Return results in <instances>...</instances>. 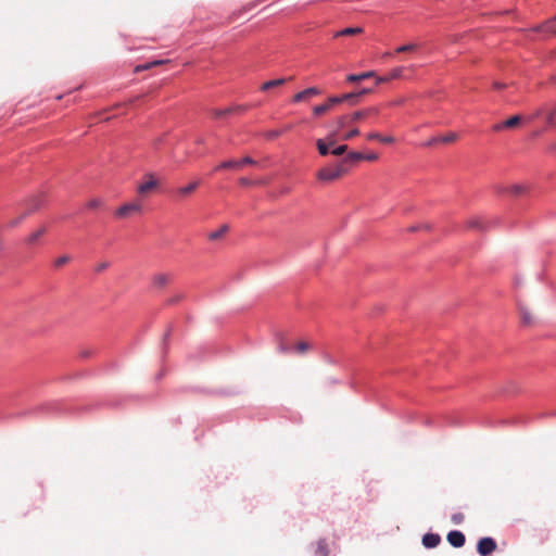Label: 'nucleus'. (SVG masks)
<instances>
[{
	"label": "nucleus",
	"mask_w": 556,
	"mask_h": 556,
	"mask_svg": "<svg viewBox=\"0 0 556 556\" xmlns=\"http://www.w3.org/2000/svg\"><path fill=\"white\" fill-rule=\"evenodd\" d=\"M498 193H508L513 195H521L527 192V187L525 185H513L508 187H497L496 188Z\"/></svg>",
	"instance_id": "12"
},
{
	"label": "nucleus",
	"mask_w": 556,
	"mask_h": 556,
	"mask_svg": "<svg viewBox=\"0 0 556 556\" xmlns=\"http://www.w3.org/2000/svg\"><path fill=\"white\" fill-rule=\"evenodd\" d=\"M348 173V168L343 164L338 163L333 166H326L319 169L316 174L317 179L323 182H331L340 179Z\"/></svg>",
	"instance_id": "2"
},
{
	"label": "nucleus",
	"mask_w": 556,
	"mask_h": 556,
	"mask_svg": "<svg viewBox=\"0 0 556 556\" xmlns=\"http://www.w3.org/2000/svg\"><path fill=\"white\" fill-rule=\"evenodd\" d=\"M447 542L454 547H462L465 544V535L460 531H451L447 534Z\"/></svg>",
	"instance_id": "13"
},
{
	"label": "nucleus",
	"mask_w": 556,
	"mask_h": 556,
	"mask_svg": "<svg viewBox=\"0 0 556 556\" xmlns=\"http://www.w3.org/2000/svg\"><path fill=\"white\" fill-rule=\"evenodd\" d=\"M167 62H168L167 60H156V61H153V62H150V63L152 64V67H154V66L167 63Z\"/></svg>",
	"instance_id": "48"
},
{
	"label": "nucleus",
	"mask_w": 556,
	"mask_h": 556,
	"mask_svg": "<svg viewBox=\"0 0 556 556\" xmlns=\"http://www.w3.org/2000/svg\"><path fill=\"white\" fill-rule=\"evenodd\" d=\"M419 48L418 43H407L400 46L395 49L396 53H404V52H413L416 51Z\"/></svg>",
	"instance_id": "30"
},
{
	"label": "nucleus",
	"mask_w": 556,
	"mask_h": 556,
	"mask_svg": "<svg viewBox=\"0 0 556 556\" xmlns=\"http://www.w3.org/2000/svg\"><path fill=\"white\" fill-rule=\"evenodd\" d=\"M150 68H152V64L149 62V63H146V64L137 65L135 67V72L139 73V72L147 71V70H150Z\"/></svg>",
	"instance_id": "40"
},
{
	"label": "nucleus",
	"mask_w": 556,
	"mask_h": 556,
	"mask_svg": "<svg viewBox=\"0 0 556 556\" xmlns=\"http://www.w3.org/2000/svg\"><path fill=\"white\" fill-rule=\"evenodd\" d=\"M452 521L456 525H459L464 521V515L460 513L454 514L452 516Z\"/></svg>",
	"instance_id": "41"
},
{
	"label": "nucleus",
	"mask_w": 556,
	"mask_h": 556,
	"mask_svg": "<svg viewBox=\"0 0 556 556\" xmlns=\"http://www.w3.org/2000/svg\"><path fill=\"white\" fill-rule=\"evenodd\" d=\"M457 138H458V136L456 132H447L446 135L440 137V142L441 143H452V142H455L457 140Z\"/></svg>",
	"instance_id": "32"
},
{
	"label": "nucleus",
	"mask_w": 556,
	"mask_h": 556,
	"mask_svg": "<svg viewBox=\"0 0 556 556\" xmlns=\"http://www.w3.org/2000/svg\"><path fill=\"white\" fill-rule=\"evenodd\" d=\"M556 113V109L554 105H546L541 109H538L534 114L531 116V119L533 118H542L544 119L548 125H552L554 123V115Z\"/></svg>",
	"instance_id": "9"
},
{
	"label": "nucleus",
	"mask_w": 556,
	"mask_h": 556,
	"mask_svg": "<svg viewBox=\"0 0 556 556\" xmlns=\"http://www.w3.org/2000/svg\"><path fill=\"white\" fill-rule=\"evenodd\" d=\"M379 114V109L376 106L367 108L364 110L356 111L350 115L339 116L336 121L338 130L344 127L364 121L366 118L376 117Z\"/></svg>",
	"instance_id": "1"
},
{
	"label": "nucleus",
	"mask_w": 556,
	"mask_h": 556,
	"mask_svg": "<svg viewBox=\"0 0 556 556\" xmlns=\"http://www.w3.org/2000/svg\"><path fill=\"white\" fill-rule=\"evenodd\" d=\"M245 110H247V106L238 105V106L228 108L225 110H216L214 114H215V117L219 118V117L226 116L227 114H230L233 112H244Z\"/></svg>",
	"instance_id": "22"
},
{
	"label": "nucleus",
	"mask_w": 556,
	"mask_h": 556,
	"mask_svg": "<svg viewBox=\"0 0 556 556\" xmlns=\"http://www.w3.org/2000/svg\"><path fill=\"white\" fill-rule=\"evenodd\" d=\"M40 203H41L40 199H35V204L31 210L38 208L40 206Z\"/></svg>",
	"instance_id": "49"
},
{
	"label": "nucleus",
	"mask_w": 556,
	"mask_h": 556,
	"mask_svg": "<svg viewBox=\"0 0 556 556\" xmlns=\"http://www.w3.org/2000/svg\"><path fill=\"white\" fill-rule=\"evenodd\" d=\"M370 77H375V72L369 71L362 74H350L346 76V81L349 83H356L361 81Z\"/></svg>",
	"instance_id": "20"
},
{
	"label": "nucleus",
	"mask_w": 556,
	"mask_h": 556,
	"mask_svg": "<svg viewBox=\"0 0 556 556\" xmlns=\"http://www.w3.org/2000/svg\"><path fill=\"white\" fill-rule=\"evenodd\" d=\"M358 135H359L358 128H353L350 131H348L346 134H344L341 138L343 140H351L352 138H354V137H356Z\"/></svg>",
	"instance_id": "35"
},
{
	"label": "nucleus",
	"mask_w": 556,
	"mask_h": 556,
	"mask_svg": "<svg viewBox=\"0 0 556 556\" xmlns=\"http://www.w3.org/2000/svg\"><path fill=\"white\" fill-rule=\"evenodd\" d=\"M229 227L227 225L220 226L217 230L212 231L207 235L208 240L218 241L224 238V236L228 232Z\"/></svg>",
	"instance_id": "19"
},
{
	"label": "nucleus",
	"mask_w": 556,
	"mask_h": 556,
	"mask_svg": "<svg viewBox=\"0 0 556 556\" xmlns=\"http://www.w3.org/2000/svg\"><path fill=\"white\" fill-rule=\"evenodd\" d=\"M159 188V181L154 177L153 174H146L144 181L139 184L137 187V192L140 195H148L149 193L155 191Z\"/></svg>",
	"instance_id": "5"
},
{
	"label": "nucleus",
	"mask_w": 556,
	"mask_h": 556,
	"mask_svg": "<svg viewBox=\"0 0 556 556\" xmlns=\"http://www.w3.org/2000/svg\"><path fill=\"white\" fill-rule=\"evenodd\" d=\"M518 314L520 323L523 327L532 328L539 325V317L525 303H518Z\"/></svg>",
	"instance_id": "4"
},
{
	"label": "nucleus",
	"mask_w": 556,
	"mask_h": 556,
	"mask_svg": "<svg viewBox=\"0 0 556 556\" xmlns=\"http://www.w3.org/2000/svg\"><path fill=\"white\" fill-rule=\"evenodd\" d=\"M312 349V345L306 341H300L294 345V352L303 355Z\"/></svg>",
	"instance_id": "27"
},
{
	"label": "nucleus",
	"mask_w": 556,
	"mask_h": 556,
	"mask_svg": "<svg viewBox=\"0 0 556 556\" xmlns=\"http://www.w3.org/2000/svg\"><path fill=\"white\" fill-rule=\"evenodd\" d=\"M346 151H348V146L346 144H342V146H339V147L334 148L331 151V154H333L336 156H339V155L344 154Z\"/></svg>",
	"instance_id": "36"
},
{
	"label": "nucleus",
	"mask_w": 556,
	"mask_h": 556,
	"mask_svg": "<svg viewBox=\"0 0 556 556\" xmlns=\"http://www.w3.org/2000/svg\"><path fill=\"white\" fill-rule=\"evenodd\" d=\"M277 352H278L279 354H282V355H285V354L289 353V348H288V345H287V343H286V341H285V339H283V338H279V339H278V343H277Z\"/></svg>",
	"instance_id": "33"
},
{
	"label": "nucleus",
	"mask_w": 556,
	"mask_h": 556,
	"mask_svg": "<svg viewBox=\"0 0 556 556\" xmlns=\"http://www.w3.org/2000/svg\"><path fill=\"white\" fill-rule=\"evenodd\" d=\"M523 119L525 118L521 115H514L501 123L494 124L492 127V130L498 132L504 129H516V128L520 127Z\"/></svg>",
	"instance_id": "6"
},
{
	"label": "nucleus",
	"mask_w": 556,
	"mask_h": 556,
	"mask_svg": "<svg viewBox=\"0 0 556 556\" xmlns=\"http://www.w3.org/2000/svg\"><path fill=\"white\" fill-rule=\"evenodd\" d=\"M239 182L242 185V186H250L252 185V181L245 177H242L240 178Z\"/></svg>",
	"instance_id": "47"
},
{
	"label": "nucleus",
	"mask_w": 556,
	"mask_h": 556,
	"mask_svg": "<svg viewBox=\"0 0 556 556\" xmlns=\"http://www.w3.org/2000/svg\"><path fill=\"white\" fill-rule=\"evenodd\" d=\"M100 205H101V200L100 199H92V200L87 202V207L90 208V210H96Z\"/></svg>",
	"instance_id": "39"
},
{
	"label": "nucleus",
	"mask_w": 556,
	"mask_h": 556,
	"mask_svg": "<svg viewBox=\"0 0 556 556\" xmlns=\"http://www.w3.org/2000/svg\"><path fill=\"white\" fill-rule=\"evenodd\" d=\"M465 226L467 229L484 231L486 229V223L481 217H471L466 220Z\"/></svg>",
	"instance_id": "14"
},
{
	"label": "nucleus",
	"mask_w": 556,
	"mask_h": 556,
	"mask_svg": "<svg viewBox=\"0 0 556 556\" xmlns=\"http://www.w3.org/2000/svg\"><path fill=\"white\" fill-rule=\"evenodd\" d=\"M336 142L334 134H331L327 138V142L323 139H317L316 146L320 155L326 156L330 153L329 147Z\"/></svg>",
	"instance_id": "11"
},
{
	"label": "nucleus",
	"mask_w": 556,
	"mask_h": 556,
	"mask_svg": "<svg viewBox=\"0 0 556 556\" xmlns=\"http://www.w3.org/2000/svg\"><path fill=\"white\" fill-rule=\"evenodd\" d=\"M282 132L283 130H269L265 132V137L269 140H273L279 137Z\"/></svg>",
	"instance_id": "38"
},
{
	"label": "nucleus",
	"mask_w": 556,
	"mask_h": 556,
	"mask_svg": "<svg viewBox=\"0 0 556 556\" xmlns=\"http://www.w3.org/2000/svg\"><path fill=\"white\" fill-rule=\"evenodd\" d=\"M46 233V228L45 227H41L39 228L38 230H36L35 232H33L28 239H27V242L29 244H33L35 243L40 237H42L43 235Z\"/></svg>",
	"instance_id": "31"
},
{
	"label": "nucleus",
	"mask_w": 556,
	"mask_h": 556,
	"mask_svg": "<svg viewBox=\"0 0 556 556\" xmlns=\"http://www.w3.org/2000/svg\"><path fill=\"white\" fill-rule=\"evenodd\" d=\"M404 102V100H399V101H395L393 103H391L392 105H400Z\"/></svg>",
	"instance_id": "51"
},
{
	"label": "nucleus",
	"mask_w": 556,
	"mask_h": 556,
	"mask_svg": "<svg viewBox=\"0 0 556 556\" xmlns=\"http://www.w3.org/2000/svg\"><path fill=\"white\" fill-rule=\"evenodd\" d=\"M440 535L434 533H427L422 538V544L428 548L435 547L440 543Z\"/></svg>",
	"instance_id": "18"
},
{
	"label": "nucleus",
	"mask_w": 556,
	"mask_h": 556,
	"mask_svg": "<svg viewBox=\"0 0 556 556\" xmlns=\"http://www.w3.org/2000/svg\"><path fill=\"white\" fill-rule=\"evenodd\" d=\"M440 142V137L431 138L429 141L425 143L426 147H431Z\"/></svg>",
	"instance_id": "43"
},
{
	"label": "nucleus",
	"mask_w": 556,
	"mask_h": 556,
	"mask_svg": "<svg viewBox=\"0 0 556 556\" xmlns=\"http://www.w3.org/2000/svg\"><path fill=\"white\" fill-rule=\"evenodd\" d=\"M362 33H363V28H361V27H349V28H345L343 30L336 33L334 37L353 36V35H358Z\"/></svg>",
	"instance_id": "25"
},
{
	"label": "nucleus",
	"mask_w": 556,
	"mask_h": 556,
	"mask_svg": "<svg viewBox=\"0 0 556 556\" xmlns=\"http://www.w3.org/2000/svg\"><path fill=\"white\" fill-rule=\"evenodd\" d=\"M496 546V542L492 538H482L477 544V551L480 556H490Z\"/></svg>",
	"instance_id": "8"
},
{
	"label": "nucleus",
	"mask_w": 556,
	"mask_h": 556,
	"mask_svg": "<svg viewBox=\"0 0 556 556\" xmlns=\"http://www.w3.org/2000/svg\"><path fill=\"white\" fill-rule=\"evenodd\" d=\"M415 70V65L394 67L389 72L388 75L383 77H377V84L388 83L392 79H410Z\"/></svg>",
	"instance_id": "3"
},
{
	"label": "nucleus",
	"mask_w": 556,
	"mask_h": 556,
	"mask_svg": "<svg viewBox=\"0 0 556 556\" xmlns=\"http://www.w3.org/2000/svg\"><path fill=\"white\" fill-rule=\"evenodd\" d=\"M172 281V277L168 274H156L152 278V283L155 288H163Z\"/></svg>",
	"instance_id": "17"
},
{
	"label": "nucleus",
	"mask_w": 556,
	"mask_h": 556,
	"mask_svg": "<svg viewBox=\"0 0 556 556\" xmlns=\"http://www.w3.org/2000/svg\"><path fill=\"white\" fill-rule=\"evenodd\" d=\"M378 159V155L376 153H370V154H367L365 155V159L366 161H376Z\"/></svg>",
	"instance_id": "46"
},
{
	"label": "nucleus",
	"mask_w": 556,
	"mask_h": 556,
	"mask_svg": "<svg viewBox=\"0 0 556 556\" xmlns=\"http://www.w3.org/2000/svg\"><path fill=\"white\" fill-rule=\"evenodd\" d=\"M320 91L318 88L316 87H309L303 91H300L298 92L294 97H293V101L294 102H301V101H304L311 97H314V96H317L319 94Z\"/></svg>",
	"instance_id": "15"
},
{
	"label": "nucleus",
	"mask_w": 556,
	"mask_h": 556,
	"mask_svg": "<svg viewBox=\"0 0 556 556\" xmlns=\"http://www.w3.org/2000/svg\"><path fill=\"white\" fill-rule=\"evenodd\" d=\"M142 212V205L138 202H130L122 205L115 212V215L119 218H126L134 214H140Z\"/></svg>",
	"instance_id": "7"
},
{
	"label": "nucleus",
	"mask_w": 556,
	"mask_h": 556,
	"mask_svg": "<svg viewBox=\"0 0 556 556\" xmlns=\"http://www.w3.org/2000/svg\"><path fill=\"white\" fill-rule=\"evenodd\" d=\"M367 138L369 140H379L380 142L383 143H392L394 141V138L392 136L383 137L378 132H370L368 134Z\"/></svg>",
	"instance_id": "26"
},
{
	"label": "nucleus",
	"mask_w": 556,
	"mask_h": 556,
	"mask_svg": "<svg viewBox=\"0 0 556 556\" xmlns=\"http://www.w3.org/2000/svg\"><path fill=\"white\" fill-rule=\"evenodd\" d=\"M371 90L370 89H362L358 93H359V98L364 94H367L369 93Z\"/></svg>",
	"instance_id": "50"
},
{
	"label": "nucleus",
	"mask_w": 556,
	"mask_h": 556,
	"mask_svg": "<svg viewBox=\"0 0 556 556\" xmlns=\"http://www.w3.org/2000/svg\"><path fill=\"white\" fill-rule=\"evenodd\" d=\"M340 97L342 99V103L350 102L351 104H356L359 101V93H355V92L345 93Z\"/></svg>",
	"instance_id": "28"
},
{
	"label": "nucleus",
	"mask_w": 556,
	"mask_h": 556,
	"mask_svg": "<svg viewBox=\"0 0 556 556\" xmlns=\"http://www.w3.org/2000/svg\"><path fill=\"white\" fill-rule=\"evenodd\" d=\"M182 299V295H175L170 299L167 300V304L168 305H173V304H176L177 302H179L180 300Z\"/></svg>",
	"instance_id": "42"
},
{
	"label": "nucleus",
	"mask_w": 556,
	"mask_h": 556,
	"mask_svg": "<svg viewBox=\"0 0 556 556\" xmlns=\"http://www.w3.org/2000/svg\"><path fill=\"white\" fill-rule=\"evenodd\" d=\"M506 87H507V85H506V84H504V83L495 81V83L493 84V88H494V89H496V90H502V89H504V88H506Z\"/></svg>",
	"instance_id": "45"
},
{
	"label": "nucleus",
	"mask_w": 556,
	"mask_h": 556,
	"mask_svg": "<svg viewBox=\"0 0 556 556\" xmlns=\"http://www.w3.org/2000/svg\"><path fill=\"white\" fill-rule=\"evenodd\" d=\"M328 104L332 109L334 105L342 103V99L340 96L330 97L327 99Z\"/></svg>",
	"instance_id": "37"
},
{
	"label": "nucleus",
	"mask_w": 556,
	"mask_h": 556,
	"mask_svg": "<svg viewBox=\"0 0 556 556\" xmlns=\"http://www.w3.org/2000/svg\"><path fill=\"white\" fill-rule=\"evenodd\" d=\"M254 163H255V161L253 159H251L250 156H245V157H243L240 161H233V160L225 161V162L220 163L215 168V170H218V169H240L243 165L254 164Z\"/></svg>",
	"instance_id": "10"
},
{
	"label": "nucleus",
	"mask_w": 556,
	"mask_h": 556,
	"mask_svg": "<svg viewBox=\"0 0 556 556\" xmlns=\"http://www.w3.org/2000/svg\"><path fill=\"white\" fill-rule=\"evenodd\" d=\"M285 83H286V79H285V78H279V79L269 80V81L264 83V84L261 86V90H263V91H267V90H269V89H271V88L282 86Z\"/></svg>",
	"instance_id": "24"
},
{
	"label": "nucleus",
	"mask_w": 556,
	"mask_h": 556,
	"mask_svg": "<svg viewBox=\"0 0 556 556\" xmlns=\"http://www.w3.org/2000/svg\"><path fill=\"white\" fill-rule=\"evenodd\" d=\"M70 261H71V257L68 255L60 256L54 261V267L60 268V267L64 266L65 264H67Z\"/></svg>",
	"instance_id": "34"
},
{
	"label": "nucleus",
	"mask_w": 556,
	"mask_h": 556,
	"mask_svg": "<svg viewBox=\"0 0 556 556\" xmlns=\"http://www.w3.org/2000/svg\"><path fill=\"white\" fill-rule=\"evenodd\" d=\"M364 159H365V154H363L361 152H350L342 160L341 164H343V166H345V164H348V163L363 161Z\"/></svg>",
	"instance_id": "21"
},
{
	"label": "nucleus",
	"mask_w": 556,
	"mask_h": 556,
	"mask_svg": "<svg viewBox=\"0 0 556 556\" xmlns=\"http://www.w3.org/2000/svg\"><path fill=\"white\" fill-rule=\"evenodd\" d=\"M109 263L108 262H102L100 263L97 267H96V270L97 271H102L104 269H106L109 267Z\"/></svg>",
	"instance_id": "44"
},
{
	"label": "nucleus",
	"mask_w": 556,
	"mask_h": 556,
	"mask_svg": "<svg viewBox=\"0 0 556 556\" xmlns=\"http://www.w3.org/2000/svg\"><path fill=\"white\" fill-rule=\"evenodd\" d=\"M291 127H292L291 125H288V126H286L282 130H283V131L289 130V129H291Z\"/></svg>",
	"instance_id": "52"
},
{
	"label": "nucleus",
	"mask_w": 556,
	"mask_h": 556,
	"mask_svg": "<svg viewBox=\"0 0 556 556\" xmlns=\"http://www.w3.org/2000/svg\"><path fill=\"white\" fill-rule=\"evenodd\" d=\"M331 110L330 105L328 104V102L326 101L325 103L320 104V105H316L313 108V114L315 116H320L327 112H329Z\"/></svg>",
	"instance_id": "29"
},
{
	"label": "nucleus",
	"mask_w": 556,
	"mask_h": 556,
	"mask_svg": "<svg viewBox=\"0 0 556 556\" xmlns=\"http://www.w3.org/2000/svg\"><path fill=\"white\" fill-rule=\"evenodd\" d=\"M199 185H200V181L194 180V181L188 184L187 186L179 187L176 190V193L180 198H186V197L190 195L192 192H194V190L199 187Z\"/></svg>",
	"instance_id": "16"
},
{
	"label": "nucleus",
	"mask_w": 556,
	"mask_h": 556,
	"mask_svg": "<svg viewBox=\"0 0 556 556\" xmlns=\"http://www.w3.org/2000/svg\"><path fill=\"white\" fill-rule=\"evenodd\" d=\"M316 556H328L329 555V548L325 540H319L316 544Z\"/></svg>",
	"instance_id": "23"
}]
</instances>
